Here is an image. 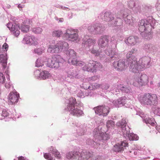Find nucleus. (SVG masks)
<instances>
[{"mask_svg": "<svg viewBox=\"0 0 160 160\" xmlns=\"http://www.w3.org/2000/svg\"><path fill=\"white\" fill-rule=\"evenodd\" d=\"M32 32L36 34H41L42 32V29L40 27L34 28L32 29Z\"/></svg>", "mask_w": 160, "mask_h": 160, "instance_id": "38", "label": "nucleus"}, {"mask_svg": "<svg viewBox=\"0 0 160 160\" xmlns=\"http://www.w3.org/2000/svg\"><path fill=\"white\" fill-rule=\"evenodd\" d=\"M150 61V58L148 57H144L142 58L139 59L138 62V64L140 66L139 68L142 69L144 68H147Z\"/></svg>", "mask_w": 160, "mask_h": 160, "instance_id": "12", "label": "nucleus"}, {"mask_svg": "<svg viewBox=\"0 0 160 160\" xmlns=\"http://www.w3.org/2000/svg\"><path fill=\"white\" fill-rule=\"evenodd\" d=\"M39 73L40 77L43 79H46L51 76L50 73L47 71L44 70L40 73L38 71H36L34 72V74L36 75L37 73Z\"/></svg>", "mask_w": 160, "mask_h": 160, "instance_id": "20", "label": "nucleus"}, {"mask_svg": "<svg viewBox=\"0 0 160 160\" xmlns=\"http://www.w3.org/2000/svg\"><path fill=\"white\" fill-rule=\"evenodd\" d=\"M144 121L146 123H148L152 126H154L156 125V122L154 119L153 118H146L144 120Z\"/></svg>", "mask_w": 160, "mask_h": 160, "instance_id": "28", "label": "nucleus"}, {"mask_svg": "<svg viewBox=\"0 0 160 160\" xmlns=\"http://www.w3.org/2000/svg\"><path fill=\"white\" fill-rule=\"evenodd\" d=\"M44 158L48 160H55L52 157L49 156V154L48 153H44Z\"/></svg>", "mask_w": 160, "mask_h": 160, "instance_id": "46", "label": "nucleus"}, {"mask_svg": "<svg viewBox=\"0 0 160 160\" xmlns=\"http://www.w3.org/2000/svg\"><path fill=\"white\" fill-rule=\"evenodd\" d=\"M47 51L50 53H58L63 49L69 48L68 43L64 41H59L56 44H55V41H52L50 42Z\"/></svg>", "mask_w": 160, "mask_h": 160, "instance_id": "1", "label": "nucleus"}, {"mask_svg": "<svg viewBox=\"0 0 160 160\" xmlns=\"http://www.w3.org/2000/svg\"><path fill=\"white\" fill-rule=\"evenodd\" d=\"M84 64V62L81 61H78L77 66H82V65Z\"/></svg>", "mask_w": 160, "mask_h": 160, "instance_id": "55", "label": "nucleus"}, {"mask_svg": "<svg viewBox=\"0 0 160 160\" xmlns=\"http://www.w3.org/2000/svg\"><path fill=\"white\" fill-rule=\"evenodd\" d=\"M64 62V60L61 56L54 55L48 59V65L50 68L58 69L62 66Z\"/></svg>", "mask_w": 160, "mask_h": 160, "instance_id": "3", "label": "nucleus"}, {"mask_svg": "<svg viewBox=\"0 0 160 160\" xmlns=\"http://www.w3.org/2000/svg\"><path fill=\"white\" fill-rule=\"evenodd\" d=\"M92 53L94 54L96 56H99L100 55L101 51L97 50L94 48L90 50Z\"/></svg>", "mask_w": 160, "mask_h": 160, "instance_id": "43", "label": "nucleus"}, {"mask_svg": "<svg viewBox=\"0 0 160 160\" xmlns=\"http://www.w3.org/2000/svg\"><path fill=\"white\" fill-rule=\"evenodd\" d=\"M26 158H25L24 160H26Z\"/></svg>", "mask_w": 160, "mask_h": 160, "instance_id": "63", "label": "nucleus"}, {"mask_svg": "<svg viewBox=\"0 0 160 160\" xmlns=\"http://www.w3.org/2000/svg\"><path fill=\"white\" fill-rule=\"evenodd\" d=\"M118 89H120L122 92L127 93H130L131 90V88L130 87H124L122 85L120 84L118 86Z\"/></svg>", "mask_w": 160, "mask_h": 160, "instance_id": "27", "label": "nucleus"}, {"mask_svg": "<svg viewBox=\"0 0 160 160\" xmlns=\"http://www.w3.org/2000/svg\"><path fill=\"white\" fill-rule=\"evenodd\" d=\"M80 154V152H71L67 154V157L69 159H73L78 157Z\"/></svg>", "mask_w": 160, "mask_h": 160, "instance_id": "22", "label": "nucleus"}, {"mask_svg": "<svg viewBox=\"0 0 160 160\" xmlns=\"http://www.w3.org/2000/svg\"><path fill=\"white\" fill-rule=\"evenodd\" d=\"M147 47L150 52H153L157 50V48L154 46L152 44H149L147 45Z\"/></svg>", "mask_w": 160, "mask_h": 160, "instance_id": "41", "label": "nucleus"}, {"mask_svg": "<svg viewBox=\"0 0 160 160\" xmlns=\"http://www.w3.org/2000/svg\"><path fill=\"white\" fill-rule=\"evenodd\" d=\"M8 115V112L6 111L5 110H3L2 113V115L3 117H7V116Z\"/></svg>", "mask_w": 160, "mask_h": 160, "instance_id": "54", "label": "nucleus"}, {"mask_svg": "<svg viewBox=\"0 0 160 160\" xmlns=\"http://www.w3.org/2000/svg\"><path fill=\"white\" fill-rule=\"evenodd\" d=\"M93 109L96 114L103 117L107 116L109 112V107L103 106H98Z\"/></svg>", "mask_w": 160, "mask_h": 160, "instance_id": "8", "label": "nucleus"}, {"mask_svg": "<svg viewBox=\"0 0 160 160\" xmlns=\"http://www.w3.org/2000/svg\"><path fill=\"white\" fill-rule=\"evenodd\" d=\"M134 85L142 86L147 85L148 82V77L146 74L139 73L134 77L133 79Z\"/></svg>", "mask_w": 160, "mask_h": 160, "instance_id": "4", "label": "nucleus"}, {"mask_svg": "<svg viewBox=\"0 0 160 160\" xmlns=\"http://www.w3.org/2000/svg\"><path fill=\"white\" fill-rule=\"evenodd\" d=\"M7 57L6 54L0 55V62L4 68H6L7 63Z\"/></svg>", "mask_w": 160, "mask_h": 160, "instance_id": "25", "label": "nucleus"}, {"mask_svg": "<svg viewBox=\"0 0 160 160\" xmlns=\"http://www.w3.org/2000/svg\"><path fill=\"white\" fill-rule=\"evenodd\" d=\"M102 28L100 26H97V27L95 28L93 26H91L88 27V30L90 32H93L94 30H96L98 32L99 31L100 32L101 31H102L101 30Z\"/></svg>", "mask_w": 160, "mask_h": 160, "instance_id": "36", "label": "nucleus"}, {"mask_svg": "<svg viewBox=\"0 0 160 160\" xmlns=\"http://www.w3.org/2000/svg\"><path fill=\"white\" fill-rule=\"evenodd\" d=\"M62 34V32L61 30L55 31L52 32V36L57 37H60Z\"/></svg>", "mask_w": 160, "mask_h": 160, "instance_id": "40", "label": "nucleus"}, {"mask_svg": "<svg viewBox=\"0 0 160 160\" xmlns=\"http://www.w3.org/2000/svg\"><path fill=\"white\" fill-rule=\"evenodd\" d=\"M102 138L103 140H107L109 138V135L106 133H103L102 135Z\"/></svg>", "mask_w": 160, "mask_h": 160, "instance_id": "49", "label": "nucleus"}, {"mask_svg": "<svg viewBox=\"0 0 160 160\" xmlns=\"http://www.w3.org/2000/svg\"><path fill=\"white\" fill-rule=\"evenodd\" d=\"M43 65V59L42 58H38L36 62V66L39 67L42 66Z\"/></svg>", "mask_w": 160, "mask_h": 160, "instance_id": "34", "label": "nucleus"}, {"mask_svg": "<svg viewBox=\"0 0 160 160\" xmlns=\"http://www.w3.org/2000/svg\"><path fill=\"white\" fill-rule=\"evenodd\" d=\"M81 157L83 158L88 159L92 156V154L88 152L83 151L81 153Z\"/></svg>", "mask_w": 160, "mask_h": 160, "instance_id": "30", "label": "nucleus"}, {"mask_svg": "<svg viewBox=\"0 0 160 160\" xmlns=\"http://www.w3.org/2000/svg\"><path fill=\"white\" fill-rule=\"evenodd\" d=\"M140 66L137 63V61H136V62H132L130 66V70L134 73H136L138 72L139 70H142V69L139 68Z\"/></svg>", "mask_w": 160, "mask_h": 160, "instance_id": "18", "label": "nucleus"}, {"mask_svg": "<svg viewBox=\"0 0 160 160\" xmlns=\"http://www.w3.org/2000/svg\"><path fill=\"white\" fill-rule=\"evenodd\" d=\"M18 7L19 8V7H20V5H18Z\"/></svg>", "mask_w": 160, "mask_h": 160, "instance_id": "62", "label": "nucleus"}, {"mask_svg": "<svg viewBox=\"0 0 160 160\" xmlns=\"http://www.w3.org/2000/svg\"><path fill=\"white\" fill-rule=\"evenodd\" d=\"M128 100L127 98L126 97H123L118 99L117 101H115L114 103V104L117 106L122 105V106L126 104Z\"/></svg>", "mask_w": 160, "mask_h": 160, "instance_id": "21", "label": "nucleus"}, {"mask_svg": "<svg viewBox=\"0 0 160 160\" xmlns=\"http://www.w3.org/2000/svg\"><path fill=\"white\" fill-rule=\"evenodd\" d=\"M138 30L141 33H145L149 35L151 33L152 26L146 19L141 20L139 23Z\"/></svg>", "mask_w": 160, "mask_h": 160, "instance_id": "6", "label": "nucleus"}, {"mask_svg": "<svg viewBox=\"0 0 160 160\" xmlns=\"http://www.w3.org/2000/svg\"><path fill=\"white\" fill-rule=\"evenodd\" d=\"M5 78L3 76V74L0 72V83H3L4 82Z\"/></svg>", "mask_w": 160, "mask_h": 160, "instance_id": "48", "label": "nucleus"}, {"mask_svg": "<svg viewBox=\"0 0 160 160\" xmlns=\"http://www.w3.org/2000/svg\"><path fill=\"white\" fill-rule=\"evenodd\" d=\"M100 85L99 84H97L96 86V88H98L99 87Z\"/></svg>", "mask_w": 160, "mask_h": 160, "instance_id": "60", "label": "nucleus"}, {"mask_svg": "<svg viewBox=\"0 0 160 160\" xmlns=\"http://www.w3.org/2000/svg\"><path fill=\"white\" fill-rule=\"evenodd\" d=\"M113 149L115 152H118L123 151L124 148L123 147H121L119 143H118L114 146Z\"/></svg>", "mask_w": 160, "mask_h": 160, "instance_id": "33", "label": "nucleus"}, {"mask_svg": "<svg viewBox=\"0 0 160 160\" xmlns=\"http://www.w3.org/2000/svg\"><path fill=\"white\" fill-rule=\"evenodd\" d=\"M7 27L16 37H17L19 35L20 32L19 29L20 28L18 25H13L11 23H9L7 24Z\"/></svg>", "mask_w": 160, "mask_h": 160, "instance_id": "11", "label": "nucleus"}, {"mask_svg": "<svg viewBox=\"0 0 160 160\" xmlns=\"http://www.w3.org/2000/svg\"><path fill=\"white\" fill-rule=\"evenodd\" d=\"M19 98V94L16 92H11L8 95L9 101L12 104H15L18 102V99Z\"/></svg>", "mask_w": 160, "mask_h": 160, "instance_id": "13", "label": "nucleus"}, {"mask_svg": "<svg viewBox=\"0 0 160 160\" xmlns=\"http://www.w3.org/2000/svg\"><path fill=\"white\" fill-rule=\"evenodd\" d=\"M150 84H153V82L152 81H151L150 82Z\"/></svg>", "mask_w": 160, "mask_h": 160, "instance_id": "61", "label": "nucleus"}, {"mask_svg": "<svg viewBox=\"0 0 160 160\" xmlns=\"http://www.w3.org/2000/svg\"><path fill=\"white\" fill-rule=\"evenodd\" d=\"M138 38L133 36H130L126 38L125 41L128 45L133 46L137 42Z\"/></svg>", "mask_w": 160, "mask_h": 160, "instance_id": "19", "label": "nucleus"}, {"mask_svg": "<svg viewBox=\"0 0 160 160\" xmlns=\"http://www.w3.org/2000/svg\"><path fill=\"white\" fill-rule=\"evenodd\" d=\"M105 53L107 55L109 56L111 58L113 57L114 56L116 55L117 54L115 51H112V48L110 46L107 47L105 50Z\"/></svg>", "mask_w": 160, "mask_h": 160, "instance_id": "24", "label": "nucleus"}, {"mask_svg": "<svg viewBox=\"0 0 160 160\" xmlns=\"http://www.w3.org/2000/svg\"><path fill=\"white\" fill-rule=\"evenodd\" d=\"M117 125L122 128V132L123 134H127L128 133V130H127L126 127V122L125 120L122 119L121 121L116 123Z\"/></svg>", "mask_w": 160, "mask_h": 160, "instance_id": "17", "label": "nucleus"}, {"mask_svg": "<svg viewBox=\"0 0 160 160\" xmlns=\"http://www.w3.org/2000/svg\"><path fill=\"white\" fill-rule=\"evenodd\" d=\"M74 71L72 70H69L68 71H67V73L68 77L70 78H74L76 77L77 76L76 73H75Z\"/></svg>", "mask_w": 160, "mask_h": 160, "instance_id": "35", "label": "nucleus"}, {"mask_svg": "<svg viewBox=\"0 0 160 160\" xmlns=\"http://www.w3.org/2000/svg\"><path fill=\"white\" fill-rule=\"evenodd\" d=\"M77 33H78V30L77 29H68L66 30L65 35V37H67L70 35H72Z\"/></svg>", "mask_w": 160, "mask_h": 160, "instance_id": "26", "label": "nucleus"}, {"mask_svg": "<svg viewBox=\"0 0 160 160\" xmlns=\"http://www.w3.org/2000/svg\"><path fill=\"white\" fill-rule=\"evenodd\" d=\"M67 109L70 114L73 116H79L83 114V111L79 109L76 99L72 97L70 98Z\"/></svg>", "mask_w": 160, "mask_h": 160, "instance_id": "2", "label": "nucleus"}, {"mask_svg": "<svg viewBox=\"0 0 160 160\" xmlns=\"http://www.w3.org/2000/svg\"><path fill=\"white\" fill-rule=\"evenodd\" d=\"M52 152L53 154L54 155L55 157H57L59 158H60L61 155L59 152L56 149H53L52 150Z\"/></svg>", "mask_w": 160, "mask_h": 160, "instance_id": "45", "label": "nucleus"}, {"mask_svg": "<svg viewBox=\"0 0 160 160\" xmlns=\"http://www.w3.org/2000/svg\"><path fill=\"white\" fill-rule=\"evenodd\" d=\"M156 128L158 132H160V125L156 126Z\"/></svg>", "mask_w": 160, "mask_h": 160, "instance_id": "56", "label": "nucleus"}, {"mask_svg": "<svg viewBox=\"0 0 160 160\" xmlns=\"http://www.w3.org/2000/svg\"><path fill=\"white\" fill-rule=\"evenodd\" d=\"M8 47V45L6 43H4L2 46V49L4 51H7Z\"/></svg>", "mask_w": 160, "mask_h": 160, "instance_id": "53", "label": "nucleus"}, {"mask_svg": "<svg viewBox=\"0 0 160 160\" xmlns=\"http://www.w3.org/2000/svg\"><path fill=\"white\" fill-rule=\"evenodd\" d=\"M87 42H88L89 44H90V45L93 44L95 43V40H92L91 39H88Z\"/></svg>", "mask_w": 160, "mask_h": 160, "instance_id": "52", "label": "nucleus"}, {"mask_svg": "<svg viewBox=\"0 0 160 160\" xmlns=\"http://www.w3.org/2000/svg\"><path fill=\"white\" fill-rule=\"evenodd\" d=\"M113 66L117 70L122 71L128 68V64L125 62V60L120 59L118 61L114 62Z\"/></svg>", "mask_w": 160, "mask_h": 160, "instance_id": "7", "label": "nucleus"}, {"mask_svg": "<svg viewBox=\"0 0 160 160\" xmlns=\"http://www.w3.org/2000/svg\"><path fill=\"white\" fill-rule=\"evenodd\" d=\"M102 68V66L100 63L90 60L87 65L83 67V69L84 71L94 72L97 70H100Z\"/></svg>", "mask_w": 160, "mask_h": 160, "instance_id": "5", "label": "nucleus"}, {"mask_svg": "<svg viewBox=\"0 0 160 160\" xmlns=\"http://www.w3.org/2000/svg\"><path fill=\"white\" fill-rule=\"evenodd\" d=\"M158 98L156 94L150 93L148 105H157L158 103Z\"/></svg>", "mask_w": 160, "mask_h": 160, "instance_id": "14", "label": "nucleus"}, {"mask_svg": "<svg viewBox=\"0 0 160 160\" xmlns=\"http://www.w3.org/2000/svg\"><path fill=\"white\" fill-rule=\"evenodd\" d=\"M26 160H28V159H26Z\"/></svg>", "mask_w": 160, "mask_h": 160, "instance_id": "64", "label": "nucleus"}, {"mask_svg": "<svg viewBox=\"0 0 160 160\" xmlns=\"http://www.w3.org/2000/svg\"><path fill=\"white\" fill-rule=\"evenodd\" d=\"M138 52V49L136 48H132L130 51L128 52L126 54V58L128 61H131L134 63L137 61V58L135 56Z\"/></svg>", "mask_w": 160, "mask_h": 160, "instance_id": "10", "label": "nucleus"}, {"mask_svg": "<svg viewBox=\"0 0 160 160\" xmlns=\"http://www.w3.org/2000/svg\"><path fill=\"white\" fill-rule=\"evenodd\" d=\"M29 27L28 25H22L21 27V30L24 32H27L29 31Z\"/></svg>", "mask_w": 160, "mask_h": 160, "instance_id": "44", "label": "nucleus"}, {"mask_svg": "<svg viewBox=\"0 0 160 160\" xmlns=\"http://www.w3.org/2000/svg\"><path fill=\"white\" fill-rule=\"evenodd\" d=\"M115 122L112 120H109L107 122V126L108 128H113L114 126Z\"/></svg>", "mask_w": 160, "mask_h": 160, "instance_id": "42", "label": "nucleus"}, {"mask_svg": "<svg viewBox=\"0 0 160 160\" xmlns=\"http://www.w3.org/2000/svg\"><path fill=\"white\" fill-rule=\"evenodd\" d=\"M38 39L33 36H29L26 35L23 39V42L30 45H37L38 44Z\"/></svg>", "mask_w": 160, "mask_h": 160, "instance_id": "9", "label": "nucleus"}, {"mask_svg": "<svg viewBox=\"0 0 160 160\" xmlns=\"http://www.w3.org/2000/svg\"><path fill=\"white\" fill-rule=\"evenodd\" d=\"M78 61L76 60L75 58L71 59V62L72 64L77 66L78 63Z\"/></svg>", "mask_w": 160, "mask_h": 160, "instance_id": "51", "label": "nucleus"}, {"mask_svg": "<svg viewBox=\"0 0 160 160\" xmlns=\"http://www.w3.org/2000/svg\"><path fill=\"white\" fill-rule=\"evenodd\" d=\"M66 38L69 41L74 42L78 40V33H77L72 35H70Z\"/></svg>", "mask_w": 160, "mask_h": 160, "instance_id": "31", "label": "nucleus"}, {"mask_svg": "<svg viewBox=\"0 0 160 160\" xmlns=\"http://www.w3.org/2000/svg\"><path fill=\"white\" fill-rule=\"evenodd\" d=\"M44 49V48L42 47L35 49L34 51L35 53L38 55H41L43 52Z\"/></svg>", "mask_w": 160, "mask_h": 160, "instance_id": "39", "label": "nucleus"}, {"mask_svg": "<svg viewBox=\"0 0 160 160\" xmlns=\"http://www.w3.org/2000/svg\"><path fill=\"white\" fill-rule=\"evenodd\" d=\"M104 17V20L107 21L109 22L114 19L112 15L108 12L105 13Z\"/></svg>", "mask_w": 160, "mask_h": 160, "instance_id": "29", "label": "nucleus"}, {"mask_svg": "<svg viewBox=\"0 0 160 160\" xmlns=\"http://www.w3.org/2000/svg\"><path fill=\"white\" fill-rule=\"evenodd\" d=\"M121 147H123L124 149L125 148L128 147V143L126 141H123L120 142L119 143Z\"/></svg>", "mask_w": 160, "mask_h": 160, "instance_id": "47", "label": "nucleus"}, {"mask_svg": "<svg viewBox=\"0 0 160 160\" xmlns=\"http://www.w3.org/2000/svg\"><path fill=\"white\" fill-rule=\"evenodd\" d=\"M129 131H128V133L127 134H128V137L130 140H138V137L136 135L132 133L129 134Z\"/></svg>", "mask_w": 160, "mask_h": 160, "instance_id": "37", "label": "nucleus"}, {"mask_svg": "<svg viewBox=\"0 0 160 160\" xmlns=\"http://www.w3.org/2000/svg\"><path fill=\"white\" fill-rule=\"evenodd\" d=\"M108 36H104L100 37L99 39L98 45L102 48H105L108 44Z\"/></svg>", "mask_w": 160, "mask_h": 160, "instance_id": "15", "label": "nucleus"}, {"mask_svg": "<svg viewBox=\"0 0 160 160\" xmlns=\"http://www.w3.org/2000/svg\"><path fill=\"white\" fill-rule=\"evenodd\" d=\"M150 93H146L139 97V100L142 104L148 105Z\"/></svg>", "mask_w": 160, "mask_h": 160, "instance_id": "16", "label": "nucleus"}, {"mask_svg": "<svg viewBox=\"0 0 160 160\" xmlns=\"http://www.w3.org/2000/svg\"><path fill=\"white\" fill-rule=\"evenodd\" d=\"M5 86L7 88H10V85L6 83L5 85Z\"/></svg>", "mask_w": 160, "mask_h": 160, "instance_id": "58", "label": "nucleus"}, {"mask_svg": "<svg viewBox=\"0 0 160 160\" xmlns=\"http://www.w3.org/2000/svg\"><path fill=\"white\" fill-rule=\"evenodd\" d=\"M155 114L160 116V108H156L154 110Z\"/></svg>", "mask_w": 160, "mask_h": 160, "instance_id": "50", "label": "nucleus"}, {"mask_svg": "<svg viewBox=\"0 0 160 160\" xmlns=\"http://www.w3.org/2000/svg\"><path fill=\"white\" fill-rule=\"evenodd\" d=\"M58 20L59 22H62L63 21V18H60Z\"/></svg>", "mask_w": 160, "mask_h": 160, "instance_id": "59", "label": "nucleus"}, {"mask_svg": "<svg viewBox=\"0 0 160 160\" xmlns=\"http://www.w3.org/2000/svg\"><path fill=\"white\" fill-rule=\"evenodd\" d=\"M25 158L24 157L21 156L18 158V160H24Z\"/></svg>", "mask_w": 160, "mask_h": 160, "instance_id": "57", "label": "nucleus"}, {"mask_svg": "<svg viewBox=\"0 0 160 160\" xmlns=\"http://www.w3.org/2000/svg\"><path fill=\"white\" fill-rule=\"evenodd\" d=\"M66 53L67 55V59H70L76 57V53L74 50L72 49H69L66 51Z\"/></svg>", "mask_w": 160, "mask_h": 160, "instance_id": "23", "label": "nucleus"}, {"mask_svg": "<svg viewBox=\"0 0 160 160\" xmlns=\"http://www.w3.org/2000/svg\"><path fill=\"white\" fill-rule=\"evenodd\" d=\"M66 38L69 41L74 42L78 40V33H77L72 35H70Z\"/></svg>", "mask_w": 160, "mask_h": 160, "instance_id": "32", "label": "nucleus"}]
</instances>
